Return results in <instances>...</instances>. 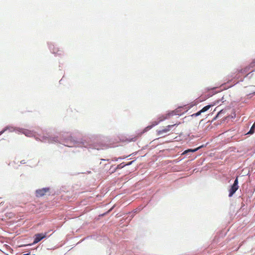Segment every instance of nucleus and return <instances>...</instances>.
<instances>
[{"label":"nucleus","instance_id":"9","mask_svg":"<svg viewBox=\"0 0 255 255\" xmlns=\"http://www.w3.org/2000/svg\"><path fill=\"white\" fill-rule=\"evenodd\" d=\"M202 147H203V146H200L196 148H195V149H188L187 150H185L183 153V154H186L188 152H195L196 151H197L198 149H199L200 148H201Z\"/></svg>","mask_w":255,"mask_h":255},{"label":"nucleus","instance_id":"15","mask_svg":"<svg viewBox=\"0 0 255 255\" xmlns=\"http://www.w3.org/2000/svg\"><path fill=\"white\" fill-rule=\"evenodd\" d=\"M136 139H137V137H134L132 139V140L135 141Z\"/></svg>","mask_w":255,"mask_h":255},{"label":"nucleus","instance_id":"11","mask_svg":"<svg viewBox=\"0 0 255 255\" xmlns=\"http://www.w3.org/2000/svg\"><path fill=\"white\" fill-rule=\"evenodd\" d=\"M255 127V123L251 127L250 131L248 132L247 134H253L254 132V128Z\"/></svg>","mask_w":255,"mask_h":255},{"label":"nucleus","instance_id":"5","mask_svg":"<svg viewBox=\"0 0 255 255\" xmlns=\"http://www.w3.org/2000/svg\"><path fill=\"white\" fill-rule=\"evenodd\" d=\"M223 99V97H222L221 99H218V100H215V101L212 102L211 103V104L207 105V106L204 107V108H203L201 110L202 113H204V112L208 111L211 107H213V106H214L215 105H216L220 103V102L221 100H222Z\"/></svg>","mask_w":255,"mask_h":255},{"label":"nucleus","instance_id":"10","mask_svg":"<svg viewBox=\"0 0 255 255\" xmlns=\"http://www.w3.org/2000/svg\"><path fill=\"white\" fill-rule=\"evenodd\" d=\"M132 162V161H130V162H128V164H125L124 162L121 163V164H119L117 166L116 168L117 169H121V168L124 167L126 165H129L131 164Z\"/></svg>","mask_w":255,"mask_h":255},{"label":"nucleus","instance_id":"14","mask_svg":"<svg viewBox=\"0 0 255 255\" xmlns=\"http://www.w3.org/2000/svg\"><path fill=\"white\" fill-rule=\"evenodd\" d=\"M5 130L4 129V130H2V131H0V135H1V134H2V133L4 132V131H5Z\"/></svg>","mask_w":255,"mask_h":255},{"label":"nucleus","instance_id":"12","mask_svg":"<svg viewBox=\"0 0 255 255\" xmlns=\"http://www.w3.org/2000/svg\"><path fill=\"white\" fill-rule=\"evenodd\" d=\"M201 113H202V112L200 110L199 112H198L197 113L193 114L192 115V116H193V117H197V116H199Z\"/></svg>","mask_w":255,"mask_h":255},{"label":"nucleus","instance_id":"6","mask_svg":"<svg viewBox=\"0 0 255 255\" xmlns=\"http://www.w3.org/2000/svg\"><path fill=\"white\" fill-rule=\"evenodd\" d=\"M49 191V188H44L41 189L37 190L36 191V196L38 197H42L46 194Z\"/></svg>","mask_w":255,"mask_h":255},{"label":"nucleus","instance_id":"17","mask_svg":"<svg viewBox=\"0 0 255 255\" xmlns=\"http://www.w3.org/2000/svg\"><path fill=\"white\" fill-rule=\"evenodd\" d=\"M253 65H254V63H251V66L252 67H253Z\"/></svg>","mask_w":255,"mask_h":255},{"label":"nucleus","instance_id":"2","mask_svg":"<svg viewBox=\"0 0 255 255\" xmlns=\"http://www.w3.org/2000/svg\"><path fill=\"white\" fill-rule=\"evenodd\" d=\"M175 125L176 124L168 125L161 129L156 130L157 135L161 137H164L166 135L165 133L169 132Z\"/></svg>","mask_w":255,"mask_h":255},{"label":"nucleus","instance_id":"8","mask_svg":"<svg viewBox=\"0 0 255 255\" xmlns=\"http://www.w3.org/2000/svg\"><path fill=\"white\" fill-rule=\"evenodd\" d=\"M22 133L24 134L26 136L31 137L34 135V132L32 131H31L28 129H23L22 130Z\"/></svg>","mask_w":255,"mask_h":255},{"label":"nucleus","instance_id":"4","mask_svg":"<svg viewBox=\"0 0 255 255\" xmlns=\"http://www.w3.org/2000/svg\"><path fill=\"white\" fill-rule=\"evenodd\" d=\"M236 72L238 73L235 75H232V77L234 78H236L237 79H239L240 78V76L239 75V74H242L243 75H245V76L247 75L248 73H249V68L247 67L244 69H241V70H238Z\"/></svg>","mask_w":255,"mask_h":255},{"label":"nucleus","instance_id":"3","mask_svg":"<svg viewBox=\"0 0 255 255\" xmlns=\"http://www.w3.org/2000/svg\"><path fill=\"white\" fill-rule=\"evenodd\" d=\"M238 177H237L234 181L233 185L229 190V197L232 196L233 194L236 192V191L238 189Z\"/></svg>","mask_w":255,"mask_h":255},{"label":"nucleus","instance_id":"1","mask_svg":"<svg viewBox=\"0 0 255 255\" xmlns=\"http://www.w3.org/2000/svg\"><path fill=\"white\" fill-rule=\"evenodd\" d=\"M171 115L173 114L168 113L166 115L159 116L158 118L157 121H153L151 125L147 127L146 128V129H151L154 126L157 125L159 123L164 121L166 119H167Z\"/></svg>","mask_w":255,"mask_h":255},{"label":"nucleus","instance_id":"16","mask_svg":"<svg viewBox=\"0 0 255 255\" xmlns=\"http://www.w3.org/2000/svg\"><path fill=\"white\" fill-rule=\"evenodd\" d=\"M141 134H142V132H141V133H138V135H137V137H139V136H140L141 135Z\"/></svg>","mask_w":255,"mask_h":255},{"label":"nucleus","instance_id":"7","mask_svg":"<svg viewBox=\"0 0 255 255\" xmlns=\"http://www.w3.org/2000/svg\"><path fill=\"white\" fill-rule=\"evenodd\" d=\"M46 236V233L44 234H37L34 236V240L33 244H36L40 242L41 240L45 238Z\"/></svg>","mask_w":255,"mask_h":255},{"label":"nucleus","instance_id":"13","mask_svg":"<svg viewBox=\"0 0 255 255\" xmlns=\"http://www.w3.org/2000/svg\"><path fill=\"white\" fill-rule=\"evenodd\" d=\"M58 51H59V50H58V49H57V48H54L53 49V52L54 53H55V54H56V53H58Z\"/></svg>","mask_w":255,"mask_h":255}]
</instances>
